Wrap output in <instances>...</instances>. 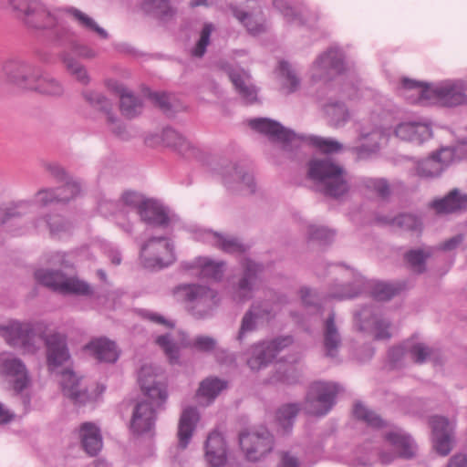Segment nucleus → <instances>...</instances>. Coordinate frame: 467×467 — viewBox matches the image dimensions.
<instances>
[{"instance_id":"obj_1","label":"nucleus","mask_w":467,"mask_h":467,"mask_svg":"<svg viewBox=\"0 0 467 467\" xmlns=\"http://www.w3.org/2000/svg\"><path fill=\"white\" fill-rule=\"evenodd\" d=\"M249 126L268 136L272 140L281 142L283 150L287 153H293L304 139L327 155L338 153L344 150V145L333 138L316 135L303 138L268 118L252 119L249 120ZM306 176L313 182L315 190L327 197L340 199L350 190L348 171L343 164L329 156L314 157L309 160Z\"/></svg>"},{"instance_id":"obj_2","label":"nucleus","mask_w":467,"mask_h":467,"mask_svg":"<svg viewBox=\"0 0 467 467\" xmlns=\"http://www.w3.org/2000/svg\"><path fill=\"white\" fill-rule=\"evenodd\" d=\"M4 72L7 80L18 88L51 97H60L64 92L57 79L43 76L41 68L30 61L11 59L5 64Z\"/></svg>"},{"instance_id":"obj_3","label":"nucleus","mask_w":467,"mask_h":467,"mask_svg":"<svg viewBox=\"0 0 467 467\" xmlns=\"http://www.w3.org/2000/svg\"><path fill=\"white\" fill-rule=\"evenodd\" d=\"M287 296L275 290H267L264 298L254 301L244 312L236 340L242 343L248 334L256 331L264 324L275 318L281 306L288 304Z\"/></svg>"},{"instance_id":"obj_4","label":"nucleus","mask_w":467,"mask_h":467,"mask_svg":"<svg viewBox=\"0 0 467 467\" xmlns=\"http://www.w3.org/2000/svg\"><path fill=\"white\" fill-rule=\"evenodd\" d=\"M35 278L37 283L57 291L62 295H74L78 296L92 297L93 287L78 276H67L59 270L37 269Z\"/></svg>"},{"instance_id":"obj_5","label":"nucleus","mask_w":467,"mask_h":467,"mask_svg":"<svg viewBox=\"0 0 467 467\" xmlns=\"http://www.w3.org/2000/svg\"><path fill=\"white\" fill-rule=\"evenodd\" d=\"M226 191L236 196H251L257 190L253 173L237 162L223 160L216 168Z\"/></svg>"},{"instance_id":"obj_6","label":"nucleus","mask_w":467,"mask_h":467,"mask_svg":"<svg viewBox=\"0 0 467 467\" xmlns=\"http://www.w3.org/2000/svg\"><path fill=\"white\" fill-rule=\"evenodd\" d=\"M338 392L339 387L336 383L316 381L308 387L304 402L301 405L302 410L308 415L323 417L336 404Z\"/></svg>"},{"instance_id":"obj_7","label":"nucleus","mask_w":467,"mask_h":467,"mask_svg":"<svg viewBox=\"0 0 467 467\" xmlns=\"http://www.w3.org/2000/svg\"><path fill=\"white\" fill-rule=\"evenodd\" d=\"M241 269L240 275L235 276L230 285L231 296L237 303H244L253 298L261 283L265 266L250 258H244L241 262Z\"/></svg>"},{"instance_id":"obj_8","label":"nucleus","mask_w":467,"mask_h":467,"mask_svg":"<svg viewBox=\"0 0 467 467\" xmlns=\"http://www.w3.org/2000/svg\"><path fill=\"white\" fill-rule=\"evenodd\" d=\"M140 262L150 270H161L176 261L174 246L165 236H151L140 246Z\"/></svg>"},{"instance_id":"obj_9","label":"nucleus","mask_w":467,"mask_h":467,"mask_svg":"<svg viewBox=\"0 0 467 467\" xmlns=\"http://www.w3.org/2000/svg\"><path fill=\"white\" fill-rule=\"evenodd\" d=\"M347 68L346 56L342 48L332 46L322 52L310 67V78L314 83L324 82L342 74Z\"/></svg>"},{"instance_id":"obj_10","label":"nucleus","mask_w":467,"mask_h":467,"mask_svg":"<svg viewBox=\"0 0 467 467\" xmlns=\"http://www.w3.org/2000/svg\"><path fill=\"white\" fill-rule=\"evenodd\" d=\"M0 372L5 377L16 394L20 395L21 401L27 409L30 405V397L24 390L30 384V377L24 362L14 356H2L0 358Z\"/></svg>"},{"instance_id":"obj_11","label":"nucleus","mask_w":467,"mask_h":467,"mask_svg":"<svg viewBox=\"0 0 467 467\" xmlns=\"http://www.w3.org/2000/svg\"><path fill=\"white\" fill-rule=\"evenodd\" d=\"M293 343L290 336L277 337L272 340L254 344L248 349L246 359L252 370H260L270 364L280 351Z\"/></svg>"},{"instance_id":"obj_12","label":"nucleus","mask_w":467,"mask_h":467,"mask_svg":"<svg viewBox=\"0 0 467 467\" xmlns=\"http://www.w3.org/2000/svg\"><path fill=\"white\" fill-rule=\"evenodd\" d=\"M354 327L364 334H374L376 339H389L390 322L383 318L374 306H365L353 317Z\"/></svg>"},{"instance_id":"obj_13","label":"nucleus","mask_w":467,"mask_h":467,"mask_svg":"<svg viewBox=\"0 0 467 467\" xmlns=\"http://www.w3.org/2000/svg\"><path fill=\"white\" fill-rule=\"evenodd\" d=\"M182 289L188 308L197 318L208 317L218 304L217 293L207 286L193 284Z\"/></svg>"},{"instance_id":"obj_14","label":"nucleus","mask_w":467,"mask_h":467,"mask_svg":"<svg viewBox=\"0 0 467 467\" xmlns=\"http://www.w3.org/2000/svg\"><path fill=\"white\" fill-rule=\"evenodd\" d=\"M240 446L246 459L258 462L264 459L274 448V436L265 428L254 431L242 432Z\"/></svg>"},{"instance_id":"obj_15","label":"nucleus","mask_w":467,"mask_h":467,"mask_svg":"<svg viewBox=\"0 0 467 467\" xmlns=\"http://www.w3.org/2000/svg\"><path fill=\"white\" fill-rule=\"evenodd\" d=\"M160 368L151 364L143 365L138 375V381L143 394L149 399V403L156 409L161 407L168 399L167 386L159 380Z\"/></svg>"},{"instance_id":"obj_16","label":"nucleus","mask_w":467,"mask_h":467,"mask_svg":"<svg viewBox=\"0 0 467 467\" xmlns=\"http://www.w3.org/2000/svg\"><path fill=\"white\" fill-rule=\"evenodd\" d=\"M82 96L92 108L106 116L107 126L116 137L122 140H129L132 137L121 120L112 112L113 105L103 94L95 90H85Z\"/></svg>"},{"instance_id":"obj_17","label":"nucleus","mask_w":467,"mask_h":467,"mask_svg":"<svg viewBox=\"0 0 467 467\" xmlns=\"http://www.w3.org/2000/svg\"><path fill=\"white\" fill-rule=\"evenodd\" d=\"M5 332L7 343L14 348L29 353L36 352L39 348L40 337L31 323L12 321L5 327Z\"/></svg>"},{"instance_id":"obj_18","label":"nucleus","mask_w":467,"mask_h":467,"mask_svg":"<svg viewBox=\"0 0 467 467\" xmlns=\"http://www.w3.org/2000/svg\"><path fill=\"white\" fill-rule=\"evenodd\" d=\"M432 102L447 107L467 104V82L464 79H447L433 85Z\"/></svg>"},{"instance_id":"obj_19","label":"nucleus","mask_w":467,"mask_h":467,"mask_svg":"<svg viewBox=\"0 0 467 467\" xmlns=\"http://www.w3.org/2000/svg\"><path fill=\"white\" fill-rule=\"evenodd\" d=\"M385 440L396 450V452L381 451L379 461L383 465L391 463L397 457L410 460L416 456L417 446L411 437L400 430L386 433Z\"/></svg>"},{"instance_id":"obj_20","label":"nucleus","mask_w":467,"mask_h":467,"mask_svg":"<svg viewBox=\"0 0 467 467\" xmlns=\"http://www.w3.org/2000/svg\"><path fill=\"white\" fill-rule=\"evenodd\" d=\"M156 410L147 400L136 402L130 421V431L137 436H153L157 420Z\"/></svg>"},{"instance_id":"obj_21","label":"nucleus","mask_w":467,"mask_h":467,"mask_svg":"<svg viewBox=\"0 0 467 467\" xmlns=\"http://www.w3.org/2000/svg\"><path fill=\"white\" fill-rule=\"evenodd\" d=\"M433 448L441 456L448 455L453 448L454 422L443 416L431 417Z\"/></svg>"},{"instance_id":"obj_22","label":"nucleus","mask_w":467,"mask_h":467,"mask_svg":"<svg viewBox=\"0 0 467 467\" xmlns=\"http://www.w3.org/2000/svg\"><path fill=\"white\" fill-rule=\"evenodd\" d=\"M384 130L379 127L371 129L362 128L356 140L357 144L348 148L352 153L358 159H366L378 152L380 148V142L384 140Z\"/></svg>"},{"instance_id":"obj_23","label":"nucleus","mask_w":467,"mask_h":467,"mask_svg":"<svg viewBox=\"0 0 467 467\" xmlns=\"http://www.w3.org/2000/svg\"><path fill=\"white\" fill-rule=\"evenodd\" d=\"M148 199L141 194L135 192H126L122 194L119 201L121 207L116 213L117 224L125 233L131 234L133 233V224L126 219L130 211H134L138 215L140 213V209L143 208Z\"/></svg>"},{"instance_id":"obj_24","label":"nucleus","mask_w":467,"mask_h":467,"mask_svg":"<svg viewBox=\"0 0 467 467\" xmlns=\"http://www.w3.org/2000/svg\"><path fill=\"white\" fill-rule=\"evenodd\" d=\"M452 159L453 151L451 149H441L420 161L416 167V173L422 178L438 177L451 162Z\"/></svg>"},{"instance_id":"obj_25","label":"nucleus","mask_w":467,"mask_h":467,"mask_svg":"<svg viewBox=\"0 0 467 467\" xmlns=\"http://www.w3.org/2000/svg\"><path fill=\"white\" fill-rule=\"evenodd\" d=\"M81 190L80 182L78 181L67 182L57 189H42L36 195L34 202L41 206H47L53 202H67L77 196Z\"/></svg>"},{"instance_id":"obj_26","label":"nucleus","mask_w":467,"mask_h":467,"mask_svg":"<svg viewBox=\"0 0 467 467\" xmlns=\"http://www.w3.org/2000/svg\"><path fill=\"white\" fill-rule=\"evenodd\" d=\"M60 385L63 394L75 404L84 405L89 400V394L82 384L81 378L72 369L66 368L60 372Z\"/></svg>"},{"instance_id":"obj_27","label":"nucleus","mask_w":467,"mask_h":467,"mask_svg":"<svg viewBox=\"0 0 467 467\" xmlns=\"http://www.w3.org/2000/svg\"><path fill=\"white\" fill-rule=\"evenodd\" d=\"M227 73L243 103L252 105L258 101V89L252 83L248 72L242 68L230 67Z\"/></svg>"},{"instance_id":"obj_28","label":"nucleus","mask_w":467,"mask_h":467,"mask_svg":"<svg viewBox=\"0 0 467 467\" xmlns=\"http://www.w3.org/2000/svg\"><path fill=\"white\" fill-rule=\"evenodd\" d=\"M433 85L430 86L408 78H403L399 87V93L410 103H431Z\"/></svg>"},{"instance_id":"obj_29","label":"nucleus","mask_w":467,"mask_h":467,"mask_svg":"<svg viewBox=\"0 0 467 467\" xmlns=\"http://www.w3.org/2000/svg\"><path fill=\"white\" fill-rule=\"evenodd\" d=\"M47 345V364L51 370H55L69 358L66 337L58 333L48 335L45 339Z\"/></svg>"},{"instance_id":"obj_30","label":"nucleus","mask_w":467,"mask_h":467,"mask_svg":"<svg viewBox=\"0 0 467 467\" xmlns=\"http://www.w3.org/2000/svg\"><path fill=\"white\" fill-rule=\"evenodd\" d=\"M53 41L57 47L68 53L71 51L78 57L91 59L97 56L96 51L80 42L72 31H56Z\"/></svg>"},{"instance_id":"obj_31","label":"nucleus","mask_w":467,"mask_h":467,"mask_svg":"<svg viewBox=\"0 0 467 467\" xmlns=\"http://www.w3.org/2000/svg\"><path fill=\"white\" fill-rule=\"evenodd\" d=\"M139 216L141 222L152 227L167 229L171 223V218L166 208L152 199L146 201Z\"/></svg>"},{"instance_id":"obj_32","label":"nucleus","mask_w":467,"mask_h":467,"mask_svg":"<svg viewBox=\"0 0 467 467\" xmlns=\"http://www.w3.org/2000/svg\"><path fill=\"white\" fill-rule=\"evenodd\" d=\"M323 345L326 356L336 358L342 344V337L336 323V313L331 311L323 323Z\"/></svg>"},{"instance_id":"obj_33","label":"nucleus","mask_w":467,"mask_h":467,"mask_svg":"<svg viewBox=\"0 0 467 467\" xmlns=\"http://www.w3.org/2000/svg\"><path fill=\"white\" fill-rule=\"evenodd\" d=\"M199 420L200 414L195 407L189 406L182 410L177 431L178 446L181 449L184 450L190 443Z\"/></svg>"},{"instance_id":"obj_34","label":"nucleus","mask_w":467,"mask_h":467,"mask_svg":"<svg viewBox=\"0 0 467 467\" xmlns=\"http://www.w3.org/2000/svg\"><path fill=\"white\" fill-rule=\"evenodd\" d=\"M184 268L192 270L193 275L201 278L220 280L223 275L224 262L213 261L208 257H198L192 262L186 263Z\"/></svg>"},{"instance_id":"obj_35","label":"nucleus","mask_w":467,"mask_h":467,"mask_svg":"<svg viewBox=\"0 0 467 467\" xmlns=\"http://www.w3.org/2000/svg\"><path fill=\"white\" fill-rule=\"evenodd\" d=\"M205 458L209 467H225L226 445L221 433L213 431L209 434L205 442Z\"/></svg>"},{"instance_id":"obj_36","label":"nucleus","mask_w":467,"mask_h":467,"mask_svg":"<svg viewBox=\"0 0 467 467\" xmlns=\"http://www.w3.org/2000/svg\"><path fill=\"white\" fill-rule=\"evenodd\" d=\"M396 137L402 140L420 144L431 137V128L424 123L404 122L399 124L395 129Z\"/></svg>"},{"instance_id":"obj_37","label":"nucleus","mask_w":467,"mask_h":467,"mask_svg":"<svg viewBox=\"0 0 467 467\" xmlns=\"http://www.w3.org/2000/svg\"><path fill=\"white\" fill-rule=\"evenodd\" d=\"M86 349L99 362L114 363L119 358L115 342L106 337L91 340L86 346Z\"/></svg>"},{"instance_id":"obj_38","label":"nucleus","mask_w":467,"mask_h":467,"mask_svg":"<svg viewBox=\"0 0 467 467\" xmlns=\"http://www.w3.org/2000/svg\"><path fill=\"white\" fill-rule=\"evenodd\" d=\"M161 139L167 147L173 148L178 153L187 158L195 156L196 149L182 134L171 128H165L161 133Z\"/></svg>"},{"instance_id":"obj_39","label":"nucleus","mask_w":467,"mask_h":467,"mask_svg":"<svg viewBox=\"0 0 467 467\" xmlns=\"http://www.w3.org/2000/svg\"><path fill=\"white\" fill-rule=\"evenodd\" d=\"M205 240L228 254H241L245 251V246L234 235L207 231Z\"/></svg>"},{"instance_id":"obj_40","label":"nucleus","mask_w":467,"mask_h":467,"mask_svg":"<svg viewBox=\"0 0 467 467\" xmlns=\"http://www.w3.org/2000/svg\"><path fill=\"white\" fill-rule=\"evenodd\" d=\"M435 251L432 246H420L408 250L404 255V261L416 274H423L426 272V262L431 258Z\"/></svg>"},{"instance_id":"obj_41","label":"nucleus","mask_w":467,"mask_h":467,"mask_svg":"<svg viewBox=\"0 0 467 467\" xmlns=\"http://www.w3.org/2000/svg\"><path fill=\"white\" fill-rule=\"evenodd\" d=\"M82 447L85 451L93 456L96 455L102 448V438L99 428L91 423L85 422L79 430Z\"/></svg>"},{"instance_id":"obj_42","label":"nucleus","mask_w":467,"mask_h":467,"mask_svg":"<svg viewBox=\"0 0 467 467\" xmlns=\"http://www.w3.org/2000/svg\"><path fill=\"white\" fill-rule=\"evenodd\" d=\"M116 90L119 95V107L123 116L133 119L141 113L143 105L139 97L120 85H117Z\"/></svg>"},{"instance_id":"obj_43","label":"nucleus","mask_w":467,"mask_h":467,"mask_svg":"<svg viewBox=\"0 0 467 467\" xmlns=\"http://www.w3.org/2000/svg\"><path fill=\"white\" fill-rule=\"evenodd\" d=\"M433 207L438 213H453L467 208V194H462L459 190L451 191L444 198L436 200Z\"/></svg>"},{"instance_id":"obj_44","label":"nucleus","mask_w":467,"mask_h":467,"mask_svg":"<svg viewBox=\"0 0 467 467\" xmlns=\"http://www.w3.org/2000/svg\"><path fill=\"white\" fill-rule=\"evenodd\" d=\"M367 286V281L360 275H354V282L351 285H342L331 289L329 296L338 299H352L362 294Z\"/></svg>"},{"instance_id":"obj_45","label":"nucleus","mask_w":467,"mask_h":467,"mask_svg":"<svg viewBox=\"0 0 467 467\" xmlns=\"http://www.w3.org/2000/svg\"><path fill=\"white\" fill-rule=\"evenodd\" d=\"M150 99L168 117H173L185 109L183 103L171 94L153 92Z\"/></svg>"},{"instance_id":"obj_46","label":"nucleus","mask_w":467,"mask_h":467,"mask_svg":"<svg viewBox=\"0 0 467 467\" xmlns=\"http://www.w3.org/2000/svg\"><path fill=\"white\" fill-rule=\"evenodd\" d=\"M302 410L299 403H285L275 411V421L284 432L291 431L295 420Z\"/></svg>"},{"instance_id":"obj_47","label":"nucleus","mask_w":467,"mask_h":467,"mask_svg":"<svg viewBox=\"0 0 467 467\" xmlns=\"http://www.w3.org/2000/svg\"><path fill=\"white\" fill-rule=\"evenodd\" d=\"M59 57L67 72L71 77L81 85H88L89 83L90 78L84 65L79 63L66 50H63Z\"/></svg>"},{"instance_id":"obj_48","label":"nucleus","mask_w":467,"mask_h":467,"mask_svg":"<svg viewBox=\"0 0 467 467\" xmlns=\"http://www.w3.org/2000/svg\"><path fill=\"white\" fill-rule=\"evenodd\" d=\"M141 9L161 20H169L176 14V8L172 6L170 0H142Z\"/></svg>"},{"instance_id":"obj_49","label":"nucleus","mask_w":467,"mask_h":467,"mask_svg":"<svg viewBox=\"0 0 467 467\" xmlns=\"http://www.w3.org/2000/svg\"><path fill=\"white\" fill-rule=\"evenodd\" d=\"M35 226L37 229L43 226L47 227L50 234L55 237H61L71 229V223L58 214L52 215L48 219L37 220Z\"/></svg>"},{"instance_id":"obj_50","label":"nucleus","mask_w":467,"mask_h":467,"mask_svg":"<svg viewBox=\"0 0 467 467\" xmlns=\"http://www.w3.org/2000/svg\"><path fill=\"white\" fill-rule=\"evenodd\" d=\"M324 110L329 123L334 127L343 126L349 119V113L345 104L335 101L324 104Z\"/></svg>"},{"instance_id":"obj_51","label":"nucleus","mask_w":467,"mask_h":467,"mask_svg":"<svg viewBox=\"0 0 467 467\" xmlns=\"http://www.w3.org/2000/svg\"><path fill=\"white\" fill-rule=\"evenodd\" d=\"M383 222L403 231L420 232L421 222L419 217L410 213H401L393 218H384Z\"/></svg>"},{"instance_id":"obj_52","label":"nucleus","mask_w":467,"mask_h":467,"mask_svg":"<svg viewBox=\"0 0 467 467\" xmlns=\"http://www.w3.org/2000/svg\"><path fill=\"white\" fill-rule=\"evenodd\" d=\"M181 345L184 348H192L202 352H211L216 347V340L209 336H197L194 339H190L184 332L181 333Z\"/></svg>"},{"instance_id":"obj_53","label":"nucleus","mask_w":467,"mask_h":467,"mask_svg":"<svg viewBox=\"0 0 467 467\" xmlns=\"http://www.w3.org/2000/svg\"><path fill=\"white\" fill-rule=\"evenodd\" d=\"M353 413L357 419L363 420L372 428H381L385 426V421L379 415L360 402L355 404Z\"/></svg>"},{"instance_id":"obj_54","label":"nucleus","mask_w":467,"mask_h":467,"mask_svg":"<svg viewBox=\"0 0 467 467\" xmlns=\"http://www.w3.org/2000/svg\"><path fill=\"white\" fill-rule=\"evenodd\" d=\"M279 70L284 78L283 88L287 89L288 93L296 91L300 87L301 81L295 68L287 61H281L279 63Z\"/></svg>"},{"instance_id":"obj_55","label":"nucleus","mask_w":467,"mask_h":467,"mask_svg":"<svg viewBox=\"0 0 467 467\" xmlns=\"http://www.w3.org/2000/svg\"><path fill=\"white\" fill-rule=\"evenodd\" d=\"M361 186L380 198H386L390 193L389 184L384 178L365 177L361 180Z\"/></svg>"},{"instance_id":"obj_56","label":"nucleus","mask_w":467,"mask_h":467,"mask_svg":"<svg viewBox=\"0 0 467 467\" xmlns=\"http://www.w3.org/2000/svg\"><path fill=\"white\" fill-rule=\"evenodd\" d=\"M226 388V382L217 378L206 379L203 380L198 389V395L205 397L209 400H213L216 396Z\"/></svg>"},{"instance_id":"obj_57","label":"nucleus","mask_w":467,"mask_h":467,"mask_svg":"<svg viewBox=\"0 0 467 467\" xmlns=\"http://www.w3.org/2000/svg\"><path fill=\"white\" fill-rule=\"evenodd\" d=\"M66 12L70 15L78 24L79 26L86 27L88 29H100L94 19L88 16L87 14L78 10L76 8L57 9L55 10L54 19H59L62 17L61 13Z\"/></svg>"},{"instance_id":"obj_58","label":"nucleus","mask_w":467,"mask_h":467,"mask_svg":"<svg viewBox=\"0 0 467 467\" xmlns=\"http://www.w3.org/2000/svg\"><path fill=\"white\" fill-rule=\"evenodd\" d=\"M410 358L418 364H422L431 359L435 349L424 343H414L408 348Z\"/></svg>"},{"instance_id":"obj_59","label":"nucleus","mask_w":467,"mask_h":467,"mask_svg":"<svg viewBox=\"0 0 467 467\" xmlns=\"http://www.w3.org/2000/svg\"><path fill=\"white\" fill-rule=\"evenodd\" d=\"M157 345L163 350L171 363H177L179 360V347L171 338L170 334L159 336L156 338Z\"/></svg>"},{"instance_id":"obj_60","label":"nucleus","mask_w":467,"mask_h":467,"mask_svg":"<svg viewBox=\"0 0 467 467\" xmlns=\"http://www.w3.org/2000/svg\"><path fill=\"white\" fill-rule=\"evenodd\" d=\"M400 289L398 285L393 284L376 283L372 286L371 295L378 301H388L395 296Z\"/></svg>"},{"instance_id":"obj_61","label":"nucleus","mask_w":467,"mask_h":467,"mask_svg":"<svg viewBox=\"0 0 467 467\" xmlns=\"http://www.w3.org/2000/svg\"><path fill=\"white\" fill-rule=\"evenodd\" d=\"M307 235L309 239L318 241L323 244L331 242L335 236V232L325 226L310 224L307 227Z\"/></svg>"},{"instance_id":"obj_62","label":"nucleus","mask_w":467,"mask_h":467,"mask_svg":"<svg viewBox=\"0 0 467 467\" xmlns=\"http://www.w3.org/2000/svg\"><path fill=\"white\" fill-rule=\"evenodd\" d=\"M210 37L211 31H200L198 36H194L195 44L191 49V55L194 57H202L210 44Z\"/></svg>"},{"instance_id":"obj_63","label":"nucleus","mask_w":467,"mask_h":467,"mask_svg":"<svg viewBox=\"0 0 467 467\" xmlns=\"http://www.w3.org/2000/svg\"><path fill=\"white\" fill-rule=\"evenodd\" d=\"M31 201H19L13 207L4 209L0 207V225L7 222L8 219L20 216L22 210L28 208Z\"/></svg>"},{"instance_id":"obj_64","label":"nucleus","mask_w":467,"mask_h":467,"mask_svg":"<svg viewBox=\"0 0 467 467\" xmlns=\"http://www.w3.org/2000/svg\"><path fill=\"white\" fill-rule=\"evenodd\" d=\"M208 93L212 97L220 99L223 97V89L220 85L213 79L206 80L200 88H199V95L205 99V94Z\"/></svg>"}]
</instances>
